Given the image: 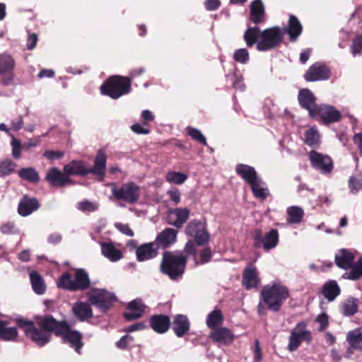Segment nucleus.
<instances>
[{
	"mask_svg": "<svg viewBox=\"0 0 362 362\" xmlns=\"http://www.w3.org/2000/svg\"><path fill=\"white\" fill-rule=\"evenodd\" d=\"M289 297L288 288L281 282H273L262 288L261 291V299L258 305V313H264V303L267 305L268 309L273 312H279Z\"/></svg>",
	"mask_w": 362,
	"mask_h": 362,
	"instance_id": "f257e3e1",
	"label": "nucleus"
},
{
	"mask_svg": "<svg viewBox=\"0 0 362 362\" xmlns=\"http://www.w3.org/2000/svg\"><path fill=\"white\" fill-rule=\"evenodd\" d=\"M187 257L180 252L165 251L160 263V271L172 280L180 278L185 272Z\"/></svg>",
	"mask_w": 362,
	"mask_h": 362,
	"instance_id": "f03ea898",
	"label": "nucleus"
},
{
	"mask_svg": "<svg viewBox=\"0 0 362 362\" xmlns=\"http://www.w3.org/2000/svg\"><path fill=\"white\" fill-rule=\"evenodd\" d=\"M60 288L70 291H84L89 288L90 279L88 272L83 269H77L74 275L69 272L62 274L57 282Z\"/></svg>",
	"mask_w": 362,
	"mask_h": 362,
	"instance_id": "7ed1b4c3",
	"label": "nucleus"
},
{
	"mask_svg": "<svg viewBox=\"0 0 362 362\" xmlns=\"http://www.w3.org/2000/svg\"><path fill=\"white\" fill-rule=\"evenodd\" d=\"M131 80L129 78L114 76L107 80L100 87L103 95H107L113 99H117L129 93Z\"/></svg>",
	"mask_w": 362,
	"mask_h": 362,
	"instance_id": "20e7f679",
	"label": "nucleus"
},
{
	"mask_svg": "<svg viewBox=\"0 0 362 362\" xmlns=\"http://www.w3.org/2000/svg\"><path fill=\"white\" fill-rule=\"evenodd\" d=\"M284 35L285 30L278 26L264 30L257 45V49L259 52H267L275 49L282 42Z\"/></svg>",
	"mask_w": 362,
	"mask_h": 362,
	"instance_id": "39448f33",
	"label": "nucleus"
},
{
	"mask_svg": "<svg viewBox=\"0 0 362 362\" xmlns=\"http://www.w3.org/2000/svg\"><path fill=\"white\" fill-rule=\"evenodd\" d=\"M16 322L25 334L37 346H43L49 341L50 333L43 328H37L33 322L23 318L17 319Z\"/></svg>",
	"mask_w": 362,
	"mask_h": 362,
	"instance_id": "423d86ee",
	"label": "nucleus"
},
{
	"mask_svg": "<svg viewBox=\"0 0 362 362\" xmlns=\"http://www.w3.org/2000/svg\"><path fill=\"white\" fill-rule=\"evenodd\" d=\"M112 194L117 200H123L133 204L140 197V188L132 182L124 183L120 187L114 185L112 187Z\"/></svg>",
	"mask_w": 362,
	"mask_h": 362,
	"instance_id": "0eeeda50",
	"label": "nucleus"
},
{
	"mask_svg": "<svg viewBox=\"0 0 362 362\" xmlns=\"http://www.w3.org/2000/svg\"><path fill=\"white\" fill-rule=\"evenodd\" d=\"M254 246L256 248H263L264 251L274 249L279 244V236L276 229H271L263 233L260 229H256L253 234Z\"/></svg>",
	"mask_w": 362,
	"mask_h": 362,
	"instance_id": "6e6552de",
	"label": "nucleus"
},
{
	"mask_svg": "<svg viewBox=\"0 0 362 362\" xmlns=\"http://www.w3.org/2000/svg\"><path fill=\"white\" fill-rule=\"evenodd\" d=\"M116 297L114 294L105 289L95 288L88 296V300L91 305H95L103 313L108 310L115 301Z\"/></svg>",
	"mask_w": 362,
	"mask_h": 362,
	"instance_id": "1a4fd4ad",
	"label": "nucleus"
},
{
	"mask_svg": "<svg viewBox=\"0 0 362 362\" xmlns=\"http://www.w3.org/2000/svg\"><path fill=\"white\" fill-rule=\"evenodd\" d=\"M306 323L301 321L296 325V328L292 330L289 337L288 349L290 351H296L303 341L310 342L312 334L309 330L305 329Z\"/></svg>",
	"mask_w": 362,
	"mask_h": 362,
	"instance_id": "9d476101",
	"label": "nucleus"
},
{
	"mask_svg": "<svg viewBox=\"0 0 362 362\" xmlns=\"http://www.w3.org/2000/svg\"><path fill=\"white\" fill-rule=\"evenodd\" d=\"M309 159L312 167L322 174H329L333 170V161L327 155L311 151Z\"/></svg>",
	"mask_w": 362,
	"mask_h": 362,
	"instance_id": "9b49d317",
	"label": "nucleus"
},
{
	"mask_svg": "<svg viewBox=\"0 0 362 362\" xmlns=\"http://www.w3.org/2000/svg\"><path fill=\"white\" fill-rule=\"evenodd\" d=\"M189 214L187 207L170 209L166 213V221L170 226L181 228L188 220Z\"/></svg>",
	"mask_w": 362,
	"mask_h": 362,
	"instance_id": "f8f14e48",
	"label": "nucleus"
},
{
	"mask_svg": "<svg viewBox=\"0 0 362 362\" xmlns=\"http://www.w3.org/2000/svg\"><path fill=\"white\" fill-rule=\"evenodd\" d=\"M298 100L300 105L308 111L310 117H316V110L319 105L316 104V98L309 89L300 90L298 93Z\"/></svg>",
	"mask_w": 362,
	"mask_h": 362,
	"instance_id": "ddd939ff",
	"label": "nucleus"
},
{
	"mask_svg": "<svg viewBox=\"0 0 362 362\" xmlns=\"http://www.w3.org/2000/svg\"><path fill=\"white\" fill-rule=\"evenodd\" d=\"M58 336L62 337L64 342L69 344L78 354H81L83 346L82 334L78 331L70 329L69 325L66 323L64 330H62Z\"/></svg>",
	"mask_w": 362,
	"mask_h": 362,
	"instance_id": "4468645a",
	"label": "nucleus"
},
{
	"mask_svg": "<svg viewBox=\"0 0 362 362\" xmlns=\"http://www.w3.org/2000/svg\"><path fill=\"white\" fill-rule=\"evenodd\" d=\"M329 74L327 66L320 63H315L305 72L304 78L308 82L324 81L329 78Z\"/></svg>",
	"mask_w": 362,
	"mask_h": 362,
	"instance_id": "2eb2a0df",
	"label": "nucleus"
},
{
	"mask_svg": "<svg viewBox=\"0 0 362 362\" xmlns=\"http://www.w3.org/2000/svg\"><path fill=\"white\" fill-rule=\"evenodd\" d=\"M45 180L52 187H63L73 183L64 172L63 173L56 167L47 170Z\"/></svg>",
	"mask_w": 362,
	"mask_h": 362,
	"instance_id": "dca6fc26",
	"label": "nucleus"
},
{
	"mask_svg": "<svg viewBox=\"0 0 362 362\" xmlns=\"http://www.w3.org/2000/svg\"><path fill=\"white\" fill-rule=\"evenodd\" d=\"M15 65L16 62L11 55L6 53L0 54V75H8V78L2 80L4 85L8 86L11 84Z\"/></svg>",
	"mask_w": 362,
	"mask_h": 362,
	"instance_id": "f3484780",
	"label": "nucleus"
},
{
	"mask_svg": "<svg viewBox=\"0 0 362 362\" xmlns=\"http://www.w3.org/2000/svg\"><path fill=\"white\" fill-rule=\"evenodd\" d=\"M316 110V116H320L326 124L338 122L341 117L339 111L332 105H320Z\"/></svg>",
	"mask_w": 362,
	"mask_h": 362,
	"instance_id": "a211bd4d",
	"label": "nucleus"
},
{
	"mask_svg": "<svg viewBox=\"0 0 362 362\" xmlns=\"http://www.w3.org/2000/svg\"><path fill=\"white\" fill-rule=\"evenodd\" d=\"M65 322H58L52 316L45 315L39 317L37 319V324L40 328H43L47 332H54L58 336L59 334L65 329Z\"/></svg>",
	"mask_w": 362,
	"mask_h": 362,
	"instance_id": "6ab92c4d",
	"label": "nucleus"
},
{
	"mask_svg": "<svg viewBox=\"0 0 362 362\" xmlns=\"http://www.w3.org/2000/svg\"><path fill=\"white\" fill-rule=\"evenodd\" d=\"M159 248L154 242L144 243L136 247V257L139 262H145L155 258Z\"/></svg>",
	"mask_w": 362,
	"mask_h": 362,
	"instance_id": "aec40b11",
	"label": "nucleus"
},
{
	"mask_svg": "<svg viewBox=\"0 0 362 362\" xmlns=\"http://www.w3.org/2000/svg\"><path fill=\"white\" fill-rule=\"evenodd\" d=\"M177 230L171 228H165L158 234L153 241L158 248H166L174 244L177 240Z\"/></svg>",
	"mask_w": 362,
	"mask_h": 362,
	"instance_id": "412c9836",
	"label": "nucleus"
},
{
	"mask_svg": "<svg viewBox=\"0 0 362 362\" xmlns=\"http://www.w3.org/2000/svg\"><path fill=\"white\" fill-rule=\"evenodd\" d=\"M40 208L38 200L24 195L19 202L18 212L21 216H28Z\"/></svg>",
	"mask_w": 362,
	"mask_h": 362,
	"instance_id": "4be33fe9",
	"label": "nucleus"
},
{
	"mask_svg": "<svg viewBox=\"0 0 362 362\" xmlns=\"http://www.w3.org/2000/svg\"><path fill=\"white\" fill-rule=\"evenodd\" d=\"M146 305L140 298H136L129 303L127 311L124 316L127 320H134L142 317Z\"/></svg>",
	"mask_w": 362,
	"mask_h": 362,
	"instance_id": "5701e85b",
	"label": "nucleus"
},
{
	"mask_svg": "<svg viewBox=\"0 0 362 362\" xmlns=\"http://www.w3.org/2000/svg\"><path fill=\"white\" fill-rule=\"evenodd\" d=\"M102 255L112 262H117L123 257V254L112 242H103L100 243Z\"/></svg>",
	"mask_w": 362,
	"mask_h": 362,
	"instance_id": "b1692460",
	"label": "nucleus"
},
{
	"mask_svg": "<svg viewBox=\"0 0 362 362\" xmlns=\"http://www.w3.org/2000/svg\"><path fill=\"white\" fill-rule=\"evenodd\" d=\"M170 325V320L168 315H156L150 318V325L156 332L163 334L166 332Z\"/></svg>",
	"mask_w": 362,
	"mask_h": 362,
	"instance_id": "393cba45",
	"label": "nucleus"
},
{
	"mask_svg": "<svg viewBox=\"0 0 362 362\" xmlns=\"http://www.w3.org/2000/svg\"><path fill=\"white\" fill-rule=\"evenodd\" d=\"M72 311L74 316L81 321H85L93 317L90 305L86 302L78 301L73 305Z\"/></svg>",
	"mask_w": 362,
	"mask_h": 362,
	"instance_id": "a878e982",
	"label": "nucleus"
},
{
	"mask_svg": "<svg viewBox=\"0 0 362 362\" xmlns=\"http://www.w3.org/2000/svg\"><path fill=\"white\" fill-rule=\"evenodd\" d=\"M190 323L184 315H177L175 316L172 323V328L177 337H183L189 329Z\"/></svg>",
	"mask_w": 362,
	"mask_h": 362,
	"instance_id": "bb28decb",
	"label": "nucleus"
},
{
	"mask_svg": "<svg viewBox=\"0 0 362 362\" xmlns=\"http://www.w3.org/2000/svg\"><path fill=\"white\" fill-rule=\"evenodd\" d=\"M250 20L258 25L265 21V12L261 0H255L250 5Z\"/></svg>",
	"mask_w": 362,
	"mask_h": 362,
	"instance_id": "cd10ccee",
	"label": "nucleus"
},
{
	"mask_svg": "<svg viewBox=\"0 0 362 362\" xmlns=\"http://www.w3.org/2000/svg\"><path fill=\"white\" fill-rule=\"evenodd\" d=\"M64 172L69 176L71 175H86L88 174V168L85 162L81 160H72L64 166Z\"/></svg>",
	"mask_w": 362,
	"mask_h": 362,
	"instance_id": "c85d7f7f",
	"label": "nucleus"
},
{
	"mask_svg": "<svg viewBox=\"0 0 362 362\" xmlns=\"http://www.w3.org/2000/svg\"><path fill=\"white\" fill-rule=\"evenodd\" d=\"M235 172L249 185L259 178L255 169L247 165L238 164L235 167Z\"/></svg>",
	"mask_w": 362,
	"mask_h": 362,
	"instance_id": "c756f323",
	"label": "nucleus"
},
{
	"mask_svg": "<svg viewBox=\"0 0 362 362\" xmlns=\"http://www.w3.org/2000/svg\"><path fill=\"white\" fill-rule=\"evenodd\" d=\"M354 261V255L346 249H341L335 254L336 264L344 269L352 267Z\"/></svg>",
	"mask_w": 362,
	"mask_h": 362,
	"instance_id": "7c9ffc66",
	"label": "nucleus"
},
{
	"mask_svg": "<svg viewBox=\"0 0 362 362\" xmlns=\"http://www.w3.org/2000/svg\"><path fill=\"white\" fill-rule=\"evenodd\" d=\"M259 283L257 271L252 266L247 267L245 269L243 276V284L247 288H256Z\"/></svg>",
	"mask_w": 362,
	"mask_h": 362,
	"instance_id": "2f4dec72",
	"label": "nucleus"
},
{
	"mask_svg": "<svg viewBox=\"0 0 362 362\" xmlns=\"http://www.w3.org/2000/svg\"><path fill=\"white\" fill-rule=\"evenodd\" d=\"M8 320L0 318V339L7 341H15L18 337V329L9 325Z\"/></svg>",
	"mask_w": 362,
	"mask_h": 362,
	"instance_id": "473e14b6",
	"label": "nucleus"
},
{
	"mask_svg": "<svg viewBox=\"0 0 362 362\" xmlns=\"http://www.w3.org/2000/svg\"><path fill=\"white\" fill-rule=\"evenodd\" d=\"M281 28L285 30V33L288 34L291 42H295L297 40L301 34L303 29L300 21L294 16H290L288 27Z\"/></svg>",
	"mask_w": 362,
	"mask_h": 362,
	"instance_id": "72a5a7b5",
	"label": "nucleus"
},
{
	"mask_svg": "<svg viewBox=\"0 0 362 362\" xmlns=\"http://www.w3.org/2000/svg\"><path fill=\"white\" fill-rule=\"evenodd\" d=\"M211 338L219 344H228L233 341V334L228 329L221 327L211 332Z\"/></svg>",
	"mask_w": 362,
	"mask_h": 362,
	"instance_id": "f704fd0d",
	"label": "nucleus"
},
{
	"mask_svg": "<svg viewBox=\"0 0 362 362\" xmlns=\"http://www.w3.org/2000/svg\"><path fill=\"white\" fill-rule=\"evenodd\" d=\"M341 289L334 280H329L322 287V293L329 302L333 301L340 294Z\"/></svg>",
	"mask_w": 362,
	"mask_h": 362,
	"instance_id": "c9c22d12",
	"label": "nucleus"
},
{
	"mask_svg": "<svg viewBox=\"0 0 362 362\" xmlns=\"http://www.w3.org/2000/svg\"><path fill=\"white\" fill-rule=\"evenodd\" d=\"M106 156L102 151H98L95 158L94 166L88 168V173L98 176H103L106 168Z\"/></svg>",
	"mask_w": 362,
	"mask_h": 362,
	"instance_id": "e433bc0d",
	"label": "nucleus"
},
{
	"mask_svg": "<svg viewBox=\"0 0 362 362\" xmlns=\"http://www.w3.org/2000/svg\"><path fill=\"white\" fill-rule=\"evenodd\" d=\"M262 31L257 26L248 27L245 31L243 35V39L248 47H253L255 44L257 45L261 38Z\"/></svg>",
	"mask_w": 362,
	"mask_h": 362,
	"instance_id": "4c0bfd02",
	"label": "nucleus"
},
{
	"mask_svg": "<svg viewBox=\"0 0 362 362\" xmlns=\"http://www.w3.org/2000/svg\"><path fill=\"white\" fill-rule=\"evenodd\" d=\"M340 313L344 316H352L358 312V300L349 298L342 301L339 305Z\"/></svg>",
	"mask_w": 362,
	"mask_h": 362,
	"instance_id": "58836bf2",
	"label": "nucleus"
},
{
	"mask_svg": "<svg viewBox=\"0 0 362 362\" xmlns=\"http://www.w3.org/2000/svg\"><path fill=\"white\" fill-rule=\"evenodd\" d=\"M250 185L256 198L265 199L269 196V192L267 184L260 177Z\"/></svg>",
	"mask_w": 362,
	"mask_h": 362,
	"instance_id": "ea45409f",
	"label": "nucleus"
},
{
	"mask_svg": "<svg viewBox=\"0 0 362 362\" xmlns=\"http://www.w3.org/2000/svg\"><path fill=\"white\" fill-rule=\"evenodd\" d=\"M30 279L33 290L36 294L42 295L45 293L46 286L40 274L36 272H32L30 273Z\"/></svg>",
	"mask_w": 362,
	"mask_h": 362,
	"instance_id": "a19ab883",
	"label": "nucleus"
},
{
	"mask_svg": "<svg viewBox=\"0 0 362 362\" xmlns=\"http://www.w3.org/2000/svg\"><path fill=\"white\" fill-rule=\"evenodd\" d=\"M346 340L351 348L362 351V328L350 331L347 334Z\"/></svg>",
	"mask_w": 362,
	"mask_h": 362,
	"instance_id": "79ce46f5",
	"label": "nucleus"
},
{
	"mask_svg": "<svg viewBox=\"0 0 362 362\" xmlns=\"http://www.w3.org/2000/svg\"><path fill=\"white\" fill-rule=\"evenodd\" d=\"M304 142L310 146L316 147L320 144V135L315 126L310 127L305 132Z\"/></svg>",
	"mask_w": 362,
	"mask_h": 362,
	"instance_id": "37998d69",
	"label": "nucleus"
},
{
	"mask_svg": "<svg viewBox=\"0 0 362 362\" xmlns=\"http://www.w3.org/2000/svg\"><path fill=\"white\" fill-rule=\"evenodd\" d=\"M18 175L21 179L31 183H37L40 179L38 172L31 167L21 168L18 170Z\"/></svg>",
	"mask_w": 362,
	"mask_h": 362,
	"instance_id": "c03bdc74",
	"label": "nucleus"
},
{
	"mask_svg": "<svg viewBox=\"0 0 362 362\" xmlns=\"http://www.w3.org/2000/svg\"><path fill=\"white\" fill-rule=\"evenodd\" d=\"M287 221L289 223L297 224L299 223L303 217L304 211L302 208L297 206H292L287 209Z\"/></svg>",
	"mask_w": 362,
	"mask_h": 362,
	"instance_id": "a18cd8bd",
	"label": "nucleus"
},
{
	"mask_svg": "<svg viewBox=\"0 0 362 362\" xmlns=\"http://www.w3.org/2000/svg\"><path fill=\"white\" fill-rule=\"evenodd\" d=\"M223 320V317L221 311L220 310H214L208 315L206 322L209 328H214L222 324Z\"/></svg>",
	"mask_w": 362,
	"mask_h": 362,
	"instance_id": "49530a36",
	"label": "nucleus"
},
{
	"mask_svg": "<svg viewBox=\"0 0 362 362\" xmlns=\"http://www.w3.org/2000/svg\"><path fill=\"white\" fill-rule=\"evenodd\" d=\"M187 179V175L184 173L170 171L165 175L168 182L175 185H182Z\"/></svg>",
	"mask_w": 362,
	"mask_h": 362,
	"instance_id": "de8ad7c7",
	"label": "nucleus"
},
{
	"mask_svg": "<svg viewBox=\"0 0 362 362\" xmlns=\"http://www.w3.org/2000/svg\"><path fill=\"white\" fill-rule=\"evenodd\" d=\"M205 228V224L202 221L193 220L187 226L185 233L187 235L192 237Z\"/></svg>",
	"mask_w": 362,
	"mask_h": 362,
	"instance_id": "09e8293b",
	"label": "nucleus"
},
{
	"mask_svg": "<svg viewBox=\"0 0 362 362\" xmlns=\"http://www.w3.org/2000/svg\"><path fill=\"white\" fill-rule=\"evenodd\" d=\"M16 167V164L10 159L0 161V177H4L11 174Z\"/></svg>",
	"mask_w": 362,
	"mask_h": 362,
	"instance_id": "8fccbe9b",
	"label": "nucleus"
},
{
	"mask_svg": "<svg viewBox=\"0 0 362 362\" xmlns=\"http://www.w3.org/2000/svg\"><path fill=\"white\" fill-rule=\"evenodd\" d=\"M233 59L240 64H246L250 60L249 52L246 48L238 49L233 53Z\"/></svg>",
	"mask_w": 362,
	"mask_h": 362,
	"instance_id": "3c124183",
	"label": "nucleus"
},
{
	"mask_svg": "<svg viewBox=\"0 0 362 362\" xmlns=\"http://www.w3.org/2000/svg\"><path fill=\"white\" fill-rule=\"evenodd\" d=\"M186 130L187 134L189 136H191L194 140L197 141V142L204 146L207 145L206 139L205 136L203 135V134L201 132V131L192 127H187Z\"/></svg>",
	"mask_w": 362,
	"mask_h": 362,
	"instance_id": "603ef678",
	"label": "nucleus"
},
{
	"mask_svg": "<svg viewBox=\"0 0 362 362\" xmlns=\"http://www.w3.org/2000/svg\"><path fill=\"white\" fill-rule=\"evenodd\" d=\"M349 186L353 193H356L362 189V175L352 176L349 178Z\"/></svg>",
	"mask_w": 362,
	"mask_h": 362,
	"instance_id": "864d4df0",
	"label": "nucleus"
},
{
	"mask_svg": "<svg viewBox=\"0 0 362 362\" xmlns=\"http://www.w3.org/2000/svg\"><path fill=\"white\" fill-rule=\"evenodd\" d=\"M77 209L83 212L95 211L98 209V204L88 200H83L78 203Z\"/></svg>",
	"mask_w": 362,
	"mask_h": 362,
	"instance_id": "5fc2aeb1",
	"label": "nucleus"
},
{
	"mask_svg": "<svg viewBox=\"0 0 362 362\" xmlns=\"http://www.w3.org/2000/svg\"><path fill=\"white\" fill-rule=\"evenodd\" d=\"M192 237L194 238L197 245L200 246L207 245L209 241V234L206 228Z\"/></svg>",
	"mask_w": 362,
	"mask_h": 362,
	"instance_id": "6e6d98bb",
	"label": "nucleus"
},
{
	"mask_svg": "<svg viewBox=\"0 0 362 362\" xmlns=\"http://www.w3.org/2000/svg\"><path fill=\"white\" fill-rule=\"evenodd\" d=\"M350 272L347 274V278L351 280H356L362 276V267L357 262L354 266L350 268Z\"/></svg>",
	"mask_w": 362,
	"mask_h": 362,
	"instance_id": "4d7b16f0",
	"label": "nucleus"
},
{
	"mask_svg": "<svg viewBox=\"0 0 362 362\" xmlns=\"http://www.w3.org/2000/svg\"><path fill=\"white\" fill-rule=\"evenodd\" d=\"M11 146L12 156L16 159H18L21 155V149L23 148V146H21V141L13 137L11 141Z\"/></svg>",
	"mask_w": 362,
	"mask_h": 362,
	"instance_id": "13d9d810",
	"label": "nucleus"
},
{
	"mask_svg": "<svg viewBox=\"0 0 362 362\" xmlns=\"http://www.w3.org/2000/svg\"><path fill=\"white\" fill-rule=\"evenodd\" d=\"M170 200L175 204L177 205L181 201V193L176 187H173L166 192Z\"/></svg>",
	"mask_w": 362,
	"mask_h": 362,
	"instance_id": "bf43d9fd",
	"label": "nucleus"
},
{
	"mask_svg": "<svg viewBox=\"0 0 362 362\" xmlns=\"http://www.w3.org/2000/svg\"><path fill=\"white\" fill-rule=\"evenodd\" d=\"M362 50V35H358L354 40L351 45V53L354 57L360 55Z\"/></svg>",
	"mask_w": 362,
	"mask_h": 362,
	"instance_id": "052dcab7",
	"label": "nucleus"
},
{
	"mask_svg": "<svg viewBox=\"0 0 362 362\" xmlns=\"http://www.w3.org/2000/svg\"><path fill=\"white\" fill-rule=\"evenodd\" d=\"M0 231L1 233L6 235L18 233V230L15 226L14 223L13 222H6L3 223L0 227Z\"/></svg>",
	"mask_w": 362,
	"mask_h": 362,
	"instance_id": "680f3d73",
	"label": "nucleus"
},
{
	"mask_svg": "<svg viewBox=\"0 0 362 362\" xmlns=\"http://www.w3.org/2000/svg\"><path fill=\"white\" fill-rule=\"evenodd\" d=\"M43 156L47 159L53 160L62 158L64 156V152L62 151L47 150L44 152Z\"/></svg>",
	"mask_w": 362,
	"mask_h": 362,
	"instance_id": "e2e57ef3",
	"label": "nucleus"
},
{
	"mask_svg": "<svg viewBox=\"0 0 362 362\" xmlns=\"http://www.w3.org/2000/svg\"><path fill=\"white\" fill-rule=\"evenodd\" d=\"M133 341V337L129 334L124 335L116 342V346L120 349H125Z\"/></svg>",
	"mask_w": 362,
	"mask_h": 362,
	"instance_id": "0e129e2a",
	"label": "nucleus"
},
{
	"mask_svg": "<svg viewBox=\"0 0 362 362\" xmlns=\"http://www.w3.org/2000/svg\"><path fill=\"white\" fill-rule=\"evenodd\" d=\"M115 227L122 233H123L129 237H132L134 235L133 230L129 228V226L127 224L117 223H115Z\"/></svg>",
	"mask_w": 362,
	"mask_h": 362,
	"instance_id": "69168bd1",
	"label": "nucleus"
},
{
	"mask_svg": "<svg viewBox=\"0 0 362 362\" xmlns=\"http://www.w3.org/2000/svg\"><path fill=\"white\" fill-rule=\"evenodd\" d=\"M221 6L220 0H206L204 2V7L206 10L211 11L218 9Z\"/></svg>",
	"mask_w": 362,
	"mask_h": 362,
	"instance_id": "338daca9",
	"label": "nucleus"
},
{
	"mask_svg": "<svg viewBox=\"0 0 362 362\" xmlns=\"http://www.w3.org/2000/svg\"><path fill=\"white\" fill-rule=\"evenodd\" d=\"M316 321L320 325V327L319 329L320 331L324 330L329 324L328 316L326 313L320 314L317 316Z\"/></svg>",
	"mask_w": 362,
	"mask_h": 362,
	"instance_id": "774afa93",
	"label": "nucleus"
}]
</instances>
